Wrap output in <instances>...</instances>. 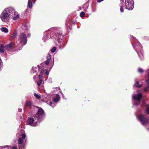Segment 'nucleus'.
Returning <instances> with one entry per match:
<instances>
[{
  "label": "nucleus",
  "instance_id": "obj_1",
  "mask_svg": "<svg viewBox=\"0 0 149 149\" xmlns=\"http://www.w3.org/2000/svg\"><path fill=\"white\" fill-rule=\"evenodd\" d=\"M37 107L39 108V109L37 112L35 114L34 118L35 119L37 118L38 121H40L43 118L44 115V111L41 108L39 107Z\"/></svg>",
  "mask_w": 149,
  "mask_h": 149
},
{
  "label": "nucleus",
  "instance_id": "obj_2",
  "mask_svg": "<svg viewBox=\"0 0 149 149\" xmlns=\"http://www.w3.org/2000/svg\"><path fill=\"white\" fill-rule=\"evenodd\" d=\"M138 119L143 125H146L149 123V118L145 115L141 114L139 116Z\"/></svg>",
  "mask_w": 149,
  "mask_h": 149
},
{
  "label": "nucleus",
  "instance_id": "obj_3",
  "mask_svg": "<svg viewBox=\"0 0 149 149\" xmlns=\"http://www.w3.org/2000/svg\"><path fill=\"white\" fill-rule=\"evenodd\" d=\"M19 40L20 41V43L23 45H26L27 41L26 35L23 33H21L19 35Z\"/></svg>",
  "mask_w": 149,
  "mask_h": 149
},
{
  "label": "nucleus",
  "instance_id": "obj_4",
  "mask_svg": "<svg viewBox=\"0 0 149 149\" xmlns=\"http://www.w3.org/2000/svg\"><path fill=\"white\" fill-rule=\"evenodd\" d=\"M7 10L5 9L3 12L1 13L0 17L1 20L4 22L8 21L9 20V15L7 13Z\"/></svg>",
  "mask_w": 149,
  "mask_h": 149
},
{
  "label": "nucleus",
  "instance_id": "obj_5",
  "mask_svg": "<svg viewBox=\"0 0 149 149\" xmlns=\"http://www.w3.org/2000/svg\"><path fill=\"white\" fill-rule=\"evenodd\" d=\"M126 8L128 10H132L134 6V2L133 0H125Z\"/></svg>",
  "mask_w": 149,
  "mask_h": 149
},
{
  "label": "nucleus",
  "instance_id": "obj_6",
  "mask_svg": "<svg viewBox=\"0 0 149 149\" xmlns=\"http://www.w3.org/2000/svg\"><path fill=\"white\" fill-rule=\"evenodd\" d=\"M54 36L55 39L58 42H59L60 40H62L63 38L62 33L60 31H57L56 32Z\"/></svg>",
  "mask_w": 149,
  "mask_h": 149
},
{
  "label": "nucleus",
  "instance_id": "obj_7",
  "mask_svg": "<svg viewBox=\"0 0 149 149\" xmlns=\"http://www.w3.org/2000/svg\"><path fill=\"white\" fill-rule=\"evenodd\" d=\"M15 47V43L11 42L8 44L6 45L5 46V49L8 51H11Z\"/></svg>",
  "mask_w": 149,
  "mask_h": 149
},
{
  "label": "nucleus",
  "instance_id": "obj_8",
  "mask_svg": "<svg viewBox=\"0 0 149 149\" xmlns=\"http://www.w3.org/2000/svg\"><path fill=\"white\" fill-rule=\"evenodd\" d=\"M6 10L8 14H9L10 16H12L13 13L14 14H15V13H16V12H15V10L13 8H9L5 9Z\"/></svg>",
  "mask_w": 149,
  "mask_h": 149
},
{
  "label": "nucleus",
  "instance_id": "obj_9",
  "mask_svg": "<svg viewBox=\"0 0 149 149\" xmlns=\"http://www.w3.org/2000/svg\"><path fill=\"white\" fill-rule=\"evenodd\" d=\"M34 121V120L33 118H29L27 120V123L29 125L33 126H36V124L35 123H33Z\"/></svg>",
  "mask_w": 149,
  "mask_h": 149
},
{
  "label": "nucleus",
  "instance_id": "obj_10",
  "mask_svg": "<svg viewBox=\"0 0 149 149\" xmlns=\"http://www.w3.org/2000/svg\"><path fill=\"white\" fill-rule=\"evenodd\" d=\"M18 143L20 149L22 147H24L25 146V144L23 142V140L21 138H19L18 139Z\"/></svg>",
  "mask_w": 149,
  "mask_h": 149
},
{
  "label": "nucleus",
  "instance_id": "obj_11",
  "mask_svg": "<svg viewBox=\"0 0 149 149\" xmlns=\"http://www.w3.org/2000/svg\"><path fill=\"white\" fill-rule=\"evenodd\" d=\"M142 95L141 93L136 94L134 96L133 98L135 100L140 101L142 98Z\"/></svg>",
  "mask_w": 149,
  "mask_h": 149
},
{
  "label": "nucleus",
  "instance_id": "obj_12",
  "mask_svg": "<svg viewBox=\"0 0 149 149\" xmlns=\"http://www.w3.org/2000/svg\"><path fill=\"white\" fill-rule=\"evenodd\" d=\"M25 107H29L31 109L33 108L34 107V106L33 105L32 103L30 101H28L26 102L25 104Z\"/></svg>",
  "mask_w": 149,
  "mask_h": 149
},
{
  "label": "nucleus",
  "instance_id": "obj_13",
  "mask_svg": "<svg viewBox=\"0 0 149 149\" xmlns=\"http://www.w3.org/2000/svg\"><path fill=\"white\" fill-rule=\"evenodd\" d=\"M60 97L58 94H56L55 97L53 99V101L55 102H58L60 99Z\"/></svg>",
  "mask_w": 149,
  "mask_h": 149
},
{
  "label": "nucleus",
  "instance_id": "obj_14",
  "mask_svg": "<svg viewBox=\"0 0 149 149\" xmlns=\"http://www.w3.org/2000/svg\"><path fill=\"white\" fill-rule=\"evenodd\" d=\"M17 31L16 30H15L14 31V32L12 34V35L13 36L11 37L12 39H14L17 36Z\"/></svg>",
  "mask_w": 149,
  "mask_h": 149
},
{
  "label": "nucleus",
  "instance_id": "obj_15",
  "mask_svg": "<svg viewBox=\"0 0 149 149\" xmlns=\"http://www.w3.org/2000/svg\"><path fill=\"white\" fill-rule=\"evenodd\" d=\"M44 71V69L43 68L39 67L38 69V72H39L40 73L43 74Z\"/></svg>",
  "mask_w": 149,
  "mask_h": 149
},
{
  "label": "nucleus",
  "instance_id": "obj_16",
  "mask_svg": "<svg viewBox=\"0 0 149 149\" xmlns=\"http://www.w3.org/2000/svg\"><path fill=\"white\" fill-rule=\"evenodd\" d=\"M2 31L6 33H7L8 32V30L6 27H2L1 29Z\"/></svg>",
  "mask_w": 149,
  "mask_h": 149
},
{
  "label": "nucleus",
  "instance_id": "obj_17",
  "mask_svg": "<svg viewBox=\"0 0 149 149\" xmlns=\"http://www.w3.org/2000/svg\"><path fill=\"white\" fill-rule=\"evenodd\" d=\"M5 47H4L3 45L2 44L1 45L0 47V52L1 53H4V48Z\"/></svg>",
  "mask_w": 149,
  "mask_h": 149
},
{
  "label": "nucleus",
  "instance_id": "obj_18",
  "mask_svg": "<svg viewBox=\"0 0 149 149\" xmlns=\"http://www.w3.org/2000/svg\"><path fill=\"white\" fill-rule=\"evenodd\" d=\"M32 2L31 0H29L28 1V7L31 8L32 7Z\"/></svg>",
  "mask_w": 149,
  "mask_h": 149
},
{
  "label": "nucleus",
  "instance_id": "obj_19",
  "mask_svg": "<svg viewBox=\"0 0 149 149\" xmlns=\"http://www.w3.org/2000/svg\"><path fill=\"white\" fill-rule=\"evenodd\" d=\"M42 79H40L37 82V85L38 86H40V84L42 83Z\"/></svg>",
  "mask_w": 149,
  "mask_h": 149
},
{
  "label": "nucleus",
  "instance_id": "obj_20",
  "mask_svg": "<svg viewBox=\"0 0 149 149\" xmlns=\"http://www.w3.org/2000/svg\"><path fill=\"white\" fill-rule=\"evenodd\" d=\"M34 95L36 97V99H39L41 98V96L36 93H34Z\"/></svg>",
  "mask_w": 149,
  "mask_h": 149
},
{
  "label": "nucleus",
  "instance_id": "obj_21",
  "mask_svg": "<svg viewBox=\"0 0 149 149\" xmlns=\"http://www.w3.org/2000/svg\"><path fill=\"white\" fill-rule=\"evenodd\" d=\"M51 56L50 54H48L47 55L46 58L47 59V60L50 61V60L51 59Z\"/></svg>",
  "mask_w": 149,
  "mask_h": 149
},
{
  "label": "nucleus",
  "instance_id": "obj_22",
  "mask_svg": "<svg viewBox=\"0 0 149 149\" xmlns=\"http://www.w3.org/2000/svg\"><path fill=\"white\" fill-rule=\"evenodd\" d=\"M19 17V15H17L15 17V16H13V19L14 20H16V19H18Z\"/></svg>",
  "mask_w": 149,
  "mask_h": 149
},
{
  "label": "nucleus",
  "instance_id": "obj_23",
  "mask_svg": "<svg viewBox=\"0 0 149 149\" xmlns=\"http://www.w3.org/2000/svg\"><path fill=\"white\" fill-rule=\"evenodd\" d=\"M85 15V13L83 12H81L80 14V16L82 18L84 17V16Z\"/></svg>",
  "mask_w": 149,
  "mask_h": 149
},
{
  "label": "nucleus",
  "instance_id": "obj_24",
  "mask_svg": "<svg viewBox=\"0 0 149 149\" xmlns=\"http://www.w3.org/2000/svg\"><path fill=\"white\" fill-rule=\"evenodd\" d=\"M56 49V47H54L51 49V52L52 53H54Z\"/></svg>",
  "mask_w": 149,
  "mask_h": 149
},
{
  "label": "nucleus",
  "instance_id": "obj_25",
  "mask_svg": "<svg viewBox=\"0 0 149 149\" xmlns=\"http://www.w3.org/2000/svg\"><path fill=\"white\" fill-rule=\"evenodd\" d=\"M138 71L140 73H142L143 72V70L141 68H139L138 70Z\"/></svg>",
  "mask_w": 149,
  "mask_h": 149
},
{
  "label": "nucleus",
  "instance_id": "obj_26",
  "mask_svg": "<svg viewBox=\"0 0 149 149\" xmlns=\"http://www.w3.org/2000/svg\"><path fill=\"white\" fill-rule=\"evenodd\" d=\"M44 63L46 65H48L49 63V61L47 60L44 61Z\"/></svg>",
  "mask_w": 149,
  "mask_h": 149
},
{
  "label": "nucleus",
  "instance_id": "obj_27",
  "mask_svg": "<svg viewBox=\"0 0 149 149\" xmlns=\"http://www.w3.org/2000/svg\"><path fill=\"white\" fill-rule=\"evenodd\" d=\"M146 113L148 114H149V107H146Z\"/></svg>",
  "mask_w": 149,
  "mask_h": 149
},
{
  "label": "nucleus",
  "instance_id": "obj_28",
  "mask_svg": "<svg viewBox=\"0 0 149 149\" xmlns=\"http://www.w3.org/2000/svg\"><path fill=\"white\" fill-rule=\"evenodd\" d=\"M26 137V135L25 134H22V138L23 139H24Z\"/></svg>",
  "mask_w": 149,
  "mask_h": 149
},
{
  "label": "nucleus",
  "instance_id": "obj_29",
  "mask_svg": "<svg viewBox=\"0 0 149 149\" xmlns=\"http://www.w3.org/2000/svg\"><path fill=\"white\" fill-rule=\"evenodd\" d=\"M120 10L121 12H123L124 9L122 6H120Z\"/></svg>",
  "mask_w": 149,
  "mask_h": 149
},
{
  "label": "nucleus",
  "instance_id": "obj_30",
  "mask_svg": "<svg viewBox=\"0 0 149 149\" xmlns=\"http://www.w3.org/2000/svg\"><path fill=\"white\" fill-rule=\"evenodd\" d=\"M2 62L1 60V59L0 58V69L1 68V67L2 66Z\"/></svg>",
  "mask_w": 149,
  "mask_h": 149
},
{
  "label": "nucleus",
  "instance_id": "obj_31",
  "mask_svg": "<svg viewBox=\"0 0 149 149\" xmlns=\"http://www.w3.org/2000/svg\"><path fill=\"white\" fill-rule=\"evenodd\" d=\"M43 74L41 73H40V74H39L38 75L39 77L40 78H41L42 77Z\"/></svg>",
  "mask_w": 149,
  "mask_h": 149
},
{
  "label": "nucleus",
  "instance_id": "obj_32",
  "mask_svg": "<svg viewBox=\"0 0 149 149\" xmlns=\"http://www.w3.org/2000/svg\"><path fill=\"white\" fill-rule=\"evenodd\" d=\"M142 85L141 84L138 85L137 86H136V87L138 88H140L142 86Z\"/></svg>",
  "mask_w": 149,
  "mask_h": 149
},
{
  "label": "nucleus",
  "instance_id": "obj_33",
  "mask_svg": "<svg viewBox=\"0 0 149 149\" xmlns=\"http://www.w3.org/2000/svg\"><path fill=\"white\" fill-rule=\"evenodd\" d=\"M49 72H47V70H46V72H45V74L46 75H48Z\"/></svg>",
  "mask_w": 149,
  "mask_h": 149
},
{
  "label": "nucleus",
  "instance_id": "obj_34",
  "mask_svg": "<svg viewBox=\"0 0 149 149\" xmlns=\"http://www.w3.org/2000/svg\"><path fill=\"white\" fill-rule=\"evenodd\" d=\"M104 0H97V1L98 2H100Z\"/></svg>",
  "mask_w": 149,
  "mask_h": 149
},
{
  "label": "nucleus",
  "instance_id": "obj_35",
  "mask_svg": "<svg viewBox=\"0 0 149 149\" xmlns=\"http://www.w3.org/2000/svg\"><path fill=\"white\" fill-rule=\"evenodd\" d=\"M22 111V109H18V111L19 112H21Z\"/></svg>",
  "mask_w": 149,
  "mask_h": 149
},
{
  "label": "nucleus",
  "instance_id": "obj_36",
  "mask_svg": "<svg viewBox=\"0 0 149 149\" xmlns=\"http://www.w3.org/2000/svg\"><path fill=\"white\" fill-rule=\"evenodd\" d=\"M12 149H17L16 147H13L12 148Z\"/></svg>",
  "mask_w": 149,
  "mask_h": 149
},
{
  "label": "nucleus",
  "instance_id": "obj_37",
  "mask_svg": "<svg viewBox=\"0 0 149 149\" xmlns=\"http://www.w3.org/2000/svg\"><path fill=\"white\" fill-rule=\"evenodd\" d=\"M133 47L136 50V46L134 45H133Z\"/></svg>",
  "mask_w": 149,
  "mask_h": 149
},
{
  "label": "nucleus",
  "instance_id": "obj_38",
  "mask_svg": "<svg viewBox=\"0 0 149 149\" xmlns=\"http://www.w3.org/2000/svg\"><path fill=\"white\" fill-rule=\"evenodd\" d=\"M139 82L138 81H137L136 83V84H139Z\"/></svg>",
  "mask_w": 149,
  "mask_h": 149
},
{
  "label": "nucleus",
  "instance_id": "obj_39",
  "mask_svg": "<svg viewBox=\"0 0 149 149\" xmlns=\"http://www.w3.org/2000/svg\"><path fill=\"white\" fill-rule=\"evenodd\" d=\"M149 88V84L147 86V88Z\"/></svg>",
  "mask_w": 149,
  "mask_h": 149
},
{
  "label": "nucleus",
  "instance_id": "obj_40",
  "mask_svg": "<svg viewBox=\"0 0 149 149\" xmlns=\"http://www.w3.org/2000/svg\"><path fill=\"white\" fill-rule=\"evenodd\" d=\"M73 22V24H75V22Z\"/></svg>",
  "mask_w": 149,
  "mask_h": 149
}]
</instances>
